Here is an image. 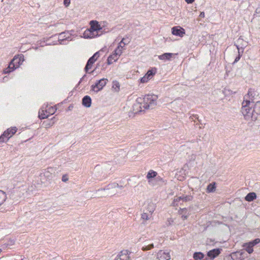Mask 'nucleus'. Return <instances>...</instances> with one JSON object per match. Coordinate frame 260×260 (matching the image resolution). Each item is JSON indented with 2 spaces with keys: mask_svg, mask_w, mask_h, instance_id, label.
I'll list each match as a JSON object with an SVG mask.
<instances>
[{
  "mask_svg": "<svg viewBox=\"0 0 260 260\" xmlns=\"http://www.w3.org/2000/svg\"><path fill=\"white\" fill-rule=\"evenodd\" d=\"M180 201H182V197H176L174 200V203L179 202Z\"/></svg>",
  "mask_w": 260,
  "mask_h": 260,
  "instance_id": "nucleus-38",
  "label": "nucleus"
},
{
  "mask_svg": "<svg viewBox=\"0 0 260 260\" xmlns=\"http://www.w3.org/2000/svg\"><path fill=\"white\" fill-rule=\"evenodd\" d=\"M176 177H177V179L180 180V181H182L184 179V176H180V175H176Z\"/></svg>",
  "mask_w": 260,
  "mask_h": 260,
  "instance_id": "nucleus-41",
  "label": "nucleus"
},
{
  "mask_svg": "<svg viewBox=\"0 0 260 260\" xmlns=\"http://www.w3.org/2000/svg\"><path fill=\"white\" fill-rule=\"evenodd\" d=\"M172 33L174 35L182 37L185 34V30L179 26L173 27L172 28Z\"/></svg>",
  "mask_w": 260,
  "mask_h": 260,
  "instance_id": "nucleus-13",
  "label": "nucleus"
},
{
  "mask_svg": "<svg viewBox=\"0 0 260 260\" xmlns=\"http://www.w3.org/2000/svg\"><path fill=\"white\" fill-rule=\"evenodd\" d=\"M68 180V177L67 175H63L62 177V181L63 182H67Z\"/></svg>",
  "mask_w": 260,
  "mask_h": 260,
  "instance_id": "nucleus-40",
  "label": "nucleus"
},
{
  "mask_svg": "<svg viewBox=\"0 0 260 260\" xmlns=\"http://www.w3.org/2000/svg\"><path fill=\"white\" fill-rule=\"evenodd\" d=\"M6 199L7 195L6 193L4 191L0 190V206L5 202Z\"/></svg>",
  "mask_w": 260,
  "mask_h": 260,
  "instance_id": "nucleus-27",
  "label": "nucleus"
},
{
  "mask_svg": "<svg viewBox=\"0 0 260 260\" xmlns=\"http://www.w3.org/2000/svg\"><path fill=\"white\" fill-rule=\"evenodd\" d=\"M124 39H122V40L120 41V42L119 43V45H120V44H121V46H123V48L124 47V46L126 44V43L125 42H124Z\"/></svg>",
  "mask_w": 260,
  "mask_h": 260,
  "instance_id": "nucleus-42",
  "label": "nucleus"
},
{
  "mask_svg": "<svg viewBox=\"0 0 260 260\" xmlns=\"http://www.w3.org/2000/svg\"><path fill=\"white\" fill-rule=\"evenodd\" d=\"M24 60V59L23 55L15 56L13 59L11 60L12 64H14L15 65V67L18 68L20 65L22 63Z\"/></svg>",
  "mask_w": 260,
  "mask_h": 260,
  "instance_id": "nucleus-12",
  "label": "nucleus"
},
{
  "mask_svg": "<svg viewBox=\"0 0 260 260\" xmlns=\"http://www.w3.org/2000/svg\"><path fill=\"white\" fill-rule=\"evenodd\" d=\"M17 129L16 127L8 128L0 137V143L4 142L6 139L8 140L16 133Z\"/></svg>",
  "mask_w": 260,
  "mask_h": 260,
  "instance_id": "nucleus-3",
  "label": "nucleus"
},
{
  "mask_svg": "<svg viewBox=\"0 0 260 260\" xmlns=\"http://www.w3.org/2000/svg\"><path fill=\"white\" fill-rule=\"evenodd\" d=\"M156 73V69L155 68L152 69L147 71V73L145 75V76L147 77L148 79L150 80L152 78L153 76Z\"/></svg>",
  "mask_w": 260,
  "mask_h": 260,
  "instance_id": "nucleus-24",
  "label": "nucleus"
},
{
  "mask_svg": "<svg viewBox=\"0 0 260 260\" xmlns=\"http://www.w3.org/2000/svg\"><path fill=\"white\" fill-rule=\"evenodd\" d=\"M253 103L250 101H244L242 103L241 112L245 119L253 121L254 113L252 112Z\"/></svg>",
  "mask_w": 260,
  "mask_h": 260,
  "instance_id": "nucleus-1",
  "label": "nucleus"
},
{
  "mask_svg": "<svg viewBox=\"0 0 260 260\" xmlns=\"http://www.w3.org/2000/svg\"><path fill=\"white\" fill-rule=\"evenodd\" d=\"M56 109L54 108L51 107H48L47 109H44L42 108L39 112V117L40 119H45L48 118L49 115L53 114Z\"/></svg>",
  "mask_w": 260,
  "mask_h": 260,
  "instance_id": "nucleus-4",
  "label": "nucleus"
},
{
  "mask_svg": "<svg viewBox=\"0 0 260 260\" xmlns=\"http://www.w3.org/2000/svg\"><path fill=\"white\" fill-rule=\"evenodd\" d=\"M83 35L85 38H93L98 36L99 35L97 33L95 34L89 28L85 31Z\"/></svg>",
  "mask_w": 260,
  "mask_h": 260,
  "instance_id": "nucleus-18",
  "label": "nucleus"
},
{
  "mask_svg": "<svg viewBox=\"0 0 260 260\" xmlns=\"http://www.w3.org/2000/svg\"><path fill=\"white\" fill-rule=\"evenodd\" d=\"M154 247L153 244H149L148 245L143 246L142 247V250L144 251H147L151 249Z\"/></svg>",
  "mask_w": 260,
  "mask_h": 260,
  "instance_id": "nucleus-33",
  "label": "nucleus"
},
{
  "mask_svg": "<svg viewBox=\"0 0 260 260\" xmlns=\"http://www.w3.org/2000/svg\"><path fill=\"white\" fill-rule=\"evenodd\" d=\"M190 161H194L196 158V155L194 154H191L190 156Z\"/></svg>",
  "mask_w": 260,
  "mask_h": 260,
  "instance_id": "nucleus-37",
  "label": "nucleus"
},
{
  "mask_svg": "<svg viewBox=\"0 0 260 260\" xmlns=\"http://www.w3.org/2000/svg\"><path fill=\"white\" fill-rule=\"evenodd\" d=\"M157 258L159 260H170L171 255L167 251L159 250L157 254Z\"/></svg>",
  "mask_w": 260,
  "mask_h": 260,
  "instance_id": "nucleus-10",
  "label": "nucleus"
},
{
  "mask_svg": "<svg viewBox=\"0 0 260 260\" xmlns=\"http://www.w3.org/2000/svg\"><path fill=\"white\" fill-rule=\"evenodd\" d=\"M256 198V194L255 192H250L247 194L245 197V199L248 202H251L255 199Z\"/></svg>",
  "mask_w": 260,
  "mask_h": 260,
  "instance_id": "nucleus-25",
  "label": "nucleus"
},
{
  "mask_svg": "<svg viewBox=\"0 0 260 260\" xmlns=\"http://www.w3.org/2000/svg\"><path fill=\"white\" fill-rule=\"evenodd\" d=\"M0 260H6V259L4 257H1L0 258Z\"/></svg>",
  "mask_w": 260,
  "mask_h": 260,
  "instance_id": "nucleus-47",
  "label": "nucleus"
},
{
  "mask_svg": "<svg viewBox=\"0 0 260 260\" xmlns=\"http://www.w3.org/2000/svg\"><path fill=\"white\" fill-rule=\"evenodd\" d=\"M174 56V54L171 53H165L162 55L158 56V58L160 60H169L170 59Z\"/></svg>",
  "mask_w": 260,
  "mask_h": 260,
  "instance_id": "nucleus-19",
  "label": "nucleus"
},
{
  "mask_svg": "<svg viewBox=\"0 0 260 260\" xmlns=\"http://www.w3.org/2000/svg\"><path fill=\"white\" fill-rule=\"evenodd\" d=\"M67 38V37L66 36L65 32H62L59 34V38H58V41H62L66 39Z\"/></svg>",
  "mask_w": 260,
  "mask_h": 260,
  "instance_id": "nucleus-34",
  "label": "nucleus"
},
{
  "mask_svg": "<svg viewBox=\"0 0 260 260\" xmlns=\"http://www.w3.org/2000/svg\"><path fill=\"white\" fill-rule=\"evenodd\" d=\"M185 1L188 4H191L194 1V0H185Z\"/></svg>",
  "mask_w": 260,
  "mask_h": 260,
  "instance_id": "nucleus-43",
  "label": "nucleus"
},
{
  "mask_svg": "<svg viewBox=\"0 0 260 260\" xmlns=\"http://www.w3.org/2000/svg\"><path fill=\"white\" fill-rule=\"evenodd\" d=\"M240 57H239L238 58H237L236 59H235V61H237L238 59H239Z\"/></svg>",
  "mask_w": 260,
  "mask_h": 260,
  "instance_id": "nucleus-48",
  "label": "nucleus"
},
{
  "mask_svg": "<svg viewBox=\"0 0 260 260\" xmlns=\"http://www.w3.org/2000/svg\"><path fill=\"white\" fill-rule=\"evenodd\" d=\"M152 213L150 212L144 211L141 214V219L144 221H147L151 219L152 217Z\"/></svg>",
  "mask_w": 260,
  "mask_h": 260,
  "instance_id": "nucleus-21",
  "label": "nucleus"
},
{
  "mask_svg": "<svg viewBox=\"0 0 260 260\" xmlns=\"http://www.w3.org/2000/svg\"><path fill=\"white\" fill-rule=\"evenodd\" d=\"M157 99V95L155 94H148L145 96L143 98V107L146 109L154 108L156 105Z\"/></svg>",
  "mask_w": 260,
  "mask_h": 260,
  "instance_id": "nucleus-2",
  "label": "nucleus"
},
{
  "mask_svg": "<svg viewBox=\"0 0 260 260\" xmlns=\"http://www.w3.org/2000/svg\"><path fill=\"white\" fill-rule=\"evenodd\" d=\"M141 98H139L137 100L135 103L133 105V111L134 113H138L141 112L143 109L141 105Z\"/></svg>",
  "mask_w": 260,
  "mask_h": 260,
  "instance_id": "nucleus-15",
  "label": "nucleus"
},
{
  "mask_svg": "<svg viewBox=\"0 0 260 260\" xmlns=\"http://www.w3.org/2000/svg\"><path fill=\"white\" fill-rule=\"evenodd\" d=\"M157 175V173L153 170H150L147 174V176H146V178L148 179H150L151 178H154L155 177H156Z\"/></svg>",
  "mask_w": 260,
  "mask_h": 260,
  "instance_id": "nucleus-30",
  "label": "nucleus"
},
{
  "mask_svg": "<svg viewBox=\"0 0 260 260\" xmlns=\"http://www.w3.org/2000/svg\"><path fill=\"white\" fill-rule=\"evenodd\" d=\"M90 29L93 31L95 34H98V31L102 29L100 25L99 24V23L96 21H91L90 22Z\"/></svg>",
  "mask_w": 260,
  "mask_h": 260,
  "instance_id": "nucleus-16",
  "label": "nucleus"
},
{
  "mask_svg": "<svg viewBox=\"0 0 260 260\" xmlns=\"http://www.w3.org/2000/svg\"><path fill=\"white\" fill-rule=\"evenodd\" d=\"M91 100L89 96H85L82 100V104L86 107H90L91 106Z\"/></svg>",
  "mask_w": 260,
  "mask_h": 260,
  "instance_id": "nucleus-22",
  "label": "nucleus"
},
{
  "mask_svg": "<svg viewBox=\"0 0 260 260\" xmlns=\"http://www.w3.org/2000/svg\"><path fill=\"white\" fill-rule=\"evenodd\" d=\"M251 92H252V91H251V90H249V91H248V95H252V93H251Z\"/></svg>",
  "mask_w": 260,
  "mask_h": 260,
  "instance_id": "nucleus-45",
  "label": "nucleus"
},
{
  "mask_svg": "<svg viewBox=\"0 0 260 260\" xmlns=\"http://www.w3.org/2000/svg\"><path fill=\"white\" fill-rule=\"evenodd\" d=\"M260 242V239L257 238L252 241L245 243L243 245L245 250L249 253L251 254L253 252V247Z\"/></svg>",
  "mask_w": 260,
  "mask_h": 260,
  "instance_id": "nucleus-5",
  "label": "nucleus"
},
{
  "mask_svg": "<svg viewBox=\"0 0 260 260\" xmlns=\"http://www.w3.org/2000/svg\"><path fill=\"white\" fill-rule=\"evenodd\" d=\"M123 50V46H121L120 45H118L116 49L114 50V53L116 54L118 56L120 57V56L122 53Z\"/></svg>",
  "mask_w": 260,
  "mask_h": 260,
  "instance_id": "nucleus-31",
  "label": "nucleus"
},
{
  "mask_svg": "<svg viewBox=\"0 0 260 260\" xmlns=\"http://www.w3.org/2000/svg\"><path fill=\"white\" fill-rule=\"evenodd\" d=\"M112 89L115 92H118L120 89V85L118 81H114L112 83Z\"/></svg>",
  "mask_w": 260,
  "mask_h": 260,
  "instance_id": "nucleus-28",
  "label": "nucleus"
},
{
  "mask_svg": "<svg viewBox=\"0 0 260 260\" xmlns=\"http://www.w3.org/2000/svg\"><path fill=\"white\" fill-rule=\"evenodd\" d=\"M1 251H1V249H0V253H1Z\"/></svg>",
  "mask_w": 260,
  "mask_h": 260,
  "instance_id": "nucleus-49",
  "label": "nucleus"
},
{
  "mask_svg": "<svg viewBox=\"0 0 260 260\" xmlns=\"http://www.w3.org/2000/svg\"><path fill=\"white\" fill-rule=\"evenodd\" d=\"M63 3L66 7H68L70 4V0H64Z\"/></svg>",
  "mask_w": 260,
  "mask_h": 260,
  "instance_id": "nucleus-39",
  "label": "nucleus"
},
{
  "mask_svg": "<svg viewBox=\"0 0 260 260\" xmlns=\"http://www.w3.org/2000/svg\"><path fill=\"white\" fill-rule=\"evenodd\" d=\"M50 126H51V125H50L49 123H48V124H46L45 125V127H46V128H48V127H50Z\"/></svg>",
  "mask_w": 260,
  "mask_h": 260,
  "instance_id": "nucleus-44",
  "label": "nucleus"
},
{
  "mask_svg": "<svg viewBox=\"0 0 260 260\" xmlns=\"http://www.w3.org/2000/svg\"><path fill=\"white\" fill-rule=\"evenodd\" d=\"M178 213L183 220H186L190 214L189 210L186 208H180L178 210Z\"/></svg>",
  "mask_w": 260,
  "mask_h": 260,
  "instance_id": "nucleus-14",
  "label": "nucleus"
},
{
  "mask_svg": "<svg viewBox=\"0 0 260 260\" xmlns=\"http://www.w3.org/2000/svg\"><path fill=\"white\" fill-rule=\"evenodd\" d=\"M17 68H18L15 67V64H12V61H11L10 62V63H9L8 67L4 70V73L5 74L9 73Z\"/></svg>",
  "mask_w": 260,
  "mask_h": 260,
  "instance_id": "nucleus-26",
  "label": "nucleus"
},
{
  "mask_svg": "<svg viewBox=\"0 0 260 260\" xmlns=\"http://www.w3.org/2000/svg\"><path fill=\"white\" fill-rule=\"evenodd\" d=\"M221 250L219 248L213 249L208 252L207 255L210 258L213 259L219 255L221 252Z\"/></svg>",
  "mask_w": 260,
  "mask_h": 260,
  "instance_id": "nucleus-17",
  "label": "nucleus"
},
{
  "mask_svg": "<svg viewBox=\"0 0 260 260\" xmlns=\"http://www.w3.org/2000/svg\"><path fill=\"white\" fill-rule=\"evenodd\" d=\"M149 80V79H148V78L145 76H144L142 78H141V80H140L141 82L143 83H146Z\"/></svg>",
  "mask_w": 260,
  "mask_h": 260,
  "instance_id": "nucleus-36",
  "label": "nucleus"
},
{
  "mask_svg": "<svg viewBox=\"0 0 260 260\" xmlns=\"http://www.w3.org/2000/svg\"><path fill=\"white\" fill-rule=\"evenodd\" d=\"M54 171L53 168H48L44 173V176L48 180L51 179L52 178V172Z\"/></svg>",
  "mask_w": 260,
  "mask_h": 260,
  "instance_id": "nucleus-23",
  "label": "nucleus"
},
{
  "mask_svg": "<svg viewBox=\"0 0 260 260\" xmlns=\"http://www.w3.org/2000/svg\"><path fill=\"white\" fill-rule=\"evenodd\" d=\"M108 81V79L106 78H103L99 80L94 85L92 86V89L94 91L98 92L103 88V87L106 85Z\"/></svg>",
  "mask_w": 260,
  "mask_h": 260,
  "instance_id": "nucleus-6",
  "label": "nucleus"
},
{
  "mask_svg": "<svg viewBox=\"0 0 260 260\" xmlns=\"http://www.w3.org/2000/svg\"><path fill=\"white\" fill-rule=\"evenodd\" d=\"M216 186H215V183H210L209 184L207 187V192H214L215 190Z\"/></svg>",
  "mask_w": 260,
  "mask_h": 260,
  "instance_id": "nucleus-29",
  "label": "nucleus"
},
{
  "mask_svg": "<svg viewBox=\"0 0 260 260\" xmlns=\"http://www.w3.org/2000/svg\"><path fill=\"white\" fill-rule=\"evenodd\" d=\"M192 197L190 196H186L182 197V201L183 202H187L192 200Z\"/></svg>",
  "mask_w": 260,
  "mask_h": 260,
  "instance_id": "nucleus-35",
  "label": "nucleus"
},
{
  "mask_svg": "<svg viewBox=\"0 0 260 260\" xmlns=\"http://www.w3.org/2000/svg\"><path fill=\"white\" fill-rule=\"evenodd\" d=\"M200 16L201 17H204V12H202L201 14H200Z\"/></svg>",
  "mask_w": 260,
  "mask_h": 260,
  "instance_id": "nucleus-46",
  "label": "nucleus"
},
{
  "mask_svg": "<svg viewBox=\"0 0 260 260\" xmlns=\"http://www.w3.org/2000/svg\"><path fill=\"white\" fill-rule=\"evenodd\" d=\"M119 58V56H118L116 54L113 53L112 54L110 55L108 57L107 59V63L108 64H111L113 62H115L116 61H117Z\"/></svg>",
  "mask_w": 260,
  "mask_h": 260,
  "instance_id": "nucleus-20",
  "label": "nucleus"
},
{
  "mask_svg": "<svg viewBox=\"0 0 260 260\" xmlns=\"http://www.w3.org/2000/svg\"><path fill=\"white\" fill-rule=\"evenodd\" d=\"M252 109L254 113L253 121L260 120V102H257L255 104L253 103Z\"/></svg>",
  "mask_w": 260,
  "mask_h": 260,
  "instance_id": "nucleus-7",
  "label": "nucleus"
},
{
  "mask_svg": "<svg viewBox=\"0 0 260 260\" xmlns=\"http://www.w3.org/2000/svg\"><path fill=\"white\" fill-rule=\"evenodd\" d=\"M204 257V254L201 252H196L193 254V258L196 259H202Z\"/></svg>",
  "mask_w": 260,
  "mask_h": 260,
  "instance_id": "nucleus-32",
  "label": "nucleus"
},
{
  "mask_svg": "<svg viewBox=\"0 0 260 260\" xmlns=\"http://www.w3.org/2000/svg\"><path fill=\"white\" fill-rule=\"evenodd\" d=\"M144 211H147L152 213L155 210V204L152 201L148 200L146 201L143 205Z\"/></svg>",
  "mask_w": 260,
  "mask_h": 260,
  "instance_id": "nucleus-8",
  "label": "nucleus"
},
{
  "mask_svg": "<svg viewBox=\"0 0 260 260\" xmlns=\"http://www.w3.org/2000/svg\"><path fill=\"white\" fill-rule=\"evenodd\" d=\"M129 256L127 250H122L116 256L114 260H129Z\"/></svg>",
  "mask_w": 260,
  "mask_h": 260,
  "instance_id": "nucleus-11",
  "label": "nucleus"
},
{
  "mask_svg": "<svg viewBox=\"0 0 260 260\" xmlns=\"http://www.w3.org/2000/svg\"><path fill=\"white\" fill-rule=\"evenodd\" d=\"M99 56V52H97L89 59L85 68V70L86 72H87L91 68L92 64L98 59Z\"/></svg>",
  "mask_w": 260,
  "mask_h": 260,
  "instance_id": "nucleus-9",
  "label": "nucleus"
}]
</instances>
